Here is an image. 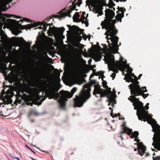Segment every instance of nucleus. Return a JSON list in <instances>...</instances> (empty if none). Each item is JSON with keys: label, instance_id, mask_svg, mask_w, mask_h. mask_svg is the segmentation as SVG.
Listing matches in <instances>:
<instances>
[{"label": "nucleus", "instance_id": "1", "mask_svg": "<svg viewBox=\"0 0 160 160\" xmlns=\"http://www.w3.org/2000/svg\"><path fill=\"white\" fill-rule=\"evenodd\" d=\"M77 90V88L74 87L71 90V92L68 91L61 90L58 93V89H57L53 86L47 84L46 87L44 90L45 92V96H43L44 98H42L41 101L38 102V104L40 105L42 102L48 97L49 99L55 98L54 100L57 99L60 107L61 108H64L66 106V103L68 101V98H71Z\"/></svg>", "mask_w": 160, "mask_h": 160}, {"label": "nucleus", "instance_id": "2", "mask_svg": "<svg viewBox=\"0 0 160 160\" xmlns=\"http://www.w3.org/2000/svg\"><path fill=\"white\" fill-rule=\"evenodd\" d=\"M96 83V81L93 80L91 81L90 83L83 85V88L80 93V96H76V98L73 99L74 107L79 108L83 106L84 103L91 97V87Z\"/></svg>", "mask_w": 160, "mask_h": 160}, {"label": "nucleus", "instance_id": "3", "mask_svg": "<svg viewBox=\"0 0 160 160\" xmlns=\"http://www.w3.org/2000/svg\"><path fill=\"white\" fill-rule=\"evenodd\" d=\"M105 15L107 17L104 22L105 29L107 30V32L109 33L112 32V33L116 35L118 33V30L115 28V24L111 23L112 19L115 16L114 12L112 10L107 9L105 11Z\"/></svg>", "mask_w": 160, "mask_h": 160}, {"label": "nucleus", "instance_id": "4", "mask_svg": "<svg viewBox=\"0 0 160 160\" xmlns=\"http://www.w3.org/2000/svg\"><path fill=\"white\" fill-rule=\"evenodd\" d=\"M7 20V21L10 24L18 25L21 29H30L31 28L37 27V26L41 25L40 23L39 22V24L34 23L32 24H28L26 25H22L20 23V22H23V21H25L28 22H29L31 21L30 19L26 18H24L23 20H21L18 21H17L16 20H15L11 19H8Z\"/></svg>", "mask_w": 160, "mask_h": 160}, {"label": "nucleus", "instance_id": "5", "mask_svg": "<svg viewBox=\"0 0 160 160\" xmlns=\"http://www.w3.org/2000/svg\"><path fill=\"white\" fill-rule=\"evenodd\" d=\"M144 112L143 114L142 113L139 114L138 113H137V115L139 120H140L141 121H143L144 122L147 121L148 123L151 125L152 124V123H156V120L152 118V116L151 115H149L148 111L147 113L146 114Z\"/></svg>", "mask_w": 160, "mask_h": 160}, {"label": "nucleus", "instance_id": "6", "mask_svg": "<svg viewBox=\"0 0 160 160\" xmlns=\"http://www.w3.org/2000/svg\"><path fill=\"white\" fill-rule=\"evenodd\" d=\"M131 97L134 100V102L132 103L133 105L134 106V105L136 104L138 108V110H137V113H138V112H139V113L143 114V112L145 113V114L147 113L148 111L145 110V107L143 106V103L140 101L139 98H137L136 96H134L133 95H132Z\"/></svg>", "mask_w": 160, "mask_h": 160}, {"label": "nucleus", "instance_id": "7", "mask_svg": "<svg viewBox=\"0 0 160 160\" xmlns=\"http://www.w3.org/2000/svg\"><path fill=\"white\" fill-rule=\"evenodd\" d=\"M152 139V145L157 150H160V129L158 130L157 132L154 133Z\"/></svg>", "mask_w": 160, "mask_h": 160}, {"label": "nucleus", "instance_id": "8", "mask_svg": "<svg viewBox=\"0 0 160 160\" xmlns=\"http://www.w3.org/2000/svg\"><path fill=\"white\" fill-rule=\"evenodd\" d=\"M115 35H112V36H111V38L110 39L112 43V45L111 43H110V42L108 40V39H109L108 36H106V38L107 39L108 42V46L110 48H113L115 49L118 50V42L119 38L117 36H115Z\"/></svg>", "mask_w": 160, "mask_h": 160}, {"label": "nucleus", "instance_id": "9", "mask_svg": "<svg viewBox=\"0 0 160 160\" xmlns=\"http://www.w3.org/2000/svg\"><path fill=\"white\" fill-rule=\"evenodd\" d=\"M138 79L135 80V82L133 83L130 85L129 88L130 90L131 94L132 95L138 91H140L142 88L138 85L139 82L138 81Z\"/></svg>", "mask_w": 160, "mask_h": 160}, {"label": "nucleus", "instance_id": "10", "mask_svg": "<svg viewBox=\"0 0 160 160\" xmlns=\"http://www.w3.org/2000/svg\"><path fill=\"white\" fill-rule=\"evenodd\" d=\"M49 26V30L48 31V32L50 30L52 31L53 34L55 35L58 36L62 35L63 34V32L65 30V29L63 27H62L61 28H56L53 26L52 28L50 26H52V24H48Z\"/></svg>", "mask_w": 160, "mask_h": 160}, {"label": "nucleus", "instance_id": "11", "mask_svg": "<svg viewBox=\"0 0 160 160\" xmlns=\"http://www.w3.org/2000/svg\"><path fill=\"white\" fill-rule=\"evenodd\" d=\"M122 68V65L121 62L118 61H116V63H112L110 67L108 65V68L109 70H111L113 71L114 73H117L118 72V70H120Z\"/></svg>", "mask_w": 160, "mask_h": 160}, {"label": "nucleus", "instance_id": "12", "mask_svg": "<svg viewBox=\"0 0 160 160\" xmlns=\"http://www.w3.org/2000/svg\"><path fill=\"white\" fill-rule=\"evenodd\" d=\"M7 3H5L4 5L0 9V19L3 22H5L6 18L5 17L8 18H12L13 15L12 14H2V11H5L7 9L6 5H8Z\"/></svg>", "mask_w": 160, "mask_h": 160}, {"label": "nucleus", "instance_id": "13", "mask_svg": "<svg viewBox=\"0 0 160 160\" xmlns=\"http://www.w3.org/2000/svg\"><path fill=\"white\" fill-rule=\"evenodd\" d=\"M123 131L119 132L118 134V136L120 137L122 140H123L122 136V134L123 133H126L129 135H130L132 132V129L126 127H125L123 128Z\"/></svg>", "mask_w": 160, "mask_h": 160}, {"label": "nucleus", "instance_id": "14", "mask_svg": "<svg viewBox=\"0 0 160 160\" xmlns=\"http://www.w3.org/2000/svg\"><path fill=\"white\" fill-rule=\"evenodd\" d=\"M137 146L138 148V153L142 156L145 152L146 148L142 142H139Z\"/></svg>", "mask_w": 160, "mask_h": 160}, {"label": "nucleus", "instance_id": "15", "mask_svg": "<svg viewBox=\"0 0 160 160\" xmlns=\"http://www.w3.org/2000/svg\"><path fill=\"white\" fill-rule=\"evenodd\" d=\"M36 75L41 79H44L46 76V72L43 69L39 68L38 71L36 73Z\"/></svg>", "mask_w": 160, "mask_h": 160}, {"label": "nucleus", "instance_id": "16", "mask_svg": "<svg viewBox=\"0 0 160 160\" xmlns=\"http://www.w3.org/2000/svg\"><path fill=\"white\" fill-rule=\"evenodd\" d=\"M147 90H143L141 89L140 91H138L133 95H134V96L136 97L141 95L144 99H145L149 95L148 93L147 94L144 93V92H147Z\"/></svg>", "mask_w": 160, "mask_h": 160}, {"label": "nucleus", "instance_id": "17", "mask_svg": "<svg viewBox=\"0 0 160 160\" xmlns=\"http://www.w3.org/2000/svg\"><path fill=\"white\" fill-rule=\"evenodd\" d=\"M100 93V97H104L106 96L108 98L110 99L111 98V97L110 96V94L109 93L107 92V91L105 90L102 89H101Z\"/></svg>", "mask_w": 160, "mask_h": 160}, {"label": "nucleus", "instance_id": "18", "mask_svg": "<svg viewBox=\"0 0 160 160\" xmlns=\"http://www.w3.org/2000/svg\"><path fill=\"white\" fill-rule=\"evenodd\" d=\"M126 78V81L127 82H131L132 83L135 82V79L134 78L133 79L132 77H131V76L128 75V73H126L125 75V78L124 79H125Z\"/></svg>", "mask_w": 160, "mask_h": 160}, {"label": "nucleus", "instance_id": "19", "mask_svg": "<svg viewBox=\"0 0 160 160\" xmlns=\"http://www.w3.org/2000/svg\"><path fill=\"white\" fill-rule=\"evenodd\" d=\"M101 89H102L100 88V86L99 85L97 86V87H95L93 91V94L95 95L96 94H100V92L101 91Z\"/></svg>", "mask_w": 160, "mask_h": 160}, {"label": "nucleus", "instance_id": "20", "mask_svg": "<svg viewBox=\"0 0 160 160\" xmlns=\"http://www.w3.org/2000/svg\"><path fill=\"white\" fill-rule=\"evenodd\" d=\"M124 13H118L115 17L116 19L118 21H120V22H122V18H123L124 16Z\"/></svg>", "mask_w": 160, "mask_h": 160}, {"label": "nucleus", "instance_id": "21", "mask_svg": "<svg viewBox=\"0 0 160 160\" xmlns=\"http://www.w3.org/2000/svg\"><path fill=\"white\" fill-rule=\"evenodd\" d=\"M102 52H99L95 55V58L97 59L98 61L101 60L102 58Z\"/></svg>", "mask_w": 160, "mask_h": 160}, {"label": "nucleus", "instance_id": "22", "mask_svg": "<svg viewBox=\"0 0 160 160\" xmlns=\"http://www.w3.org/2000/svg\"><path fill=\"white\" fill-rule=\"evenodd\" d=\"M131 135L130 136L131 138H135V139L138 138V136L139 135L138 132V131H134L133 133H132L131 134Z\"/></svg>", "mask_w": 160, "mask_h": 160}, {"label": "nucleus", "instance_id": "23", "mask_svg": "<svg viewBox=\"0 0 160 160\" xmlns=\"http://www.w3.org/2000/svg\"><path fill=\"white\" fill-rule=\"evenodd\" d=\"M104 73V72L101 71H100L96 73H95V75L96 76H102V80H103V78L105 77V76L103 75Z\"/></svg>", "mask_w": 160, "mask_h": 160}, {"label": "nucleus", "instance_id": "24", "mask_svg": "<svg viewBox=\"0 0 160 160\" xmlns=\"http://www.w3.org/2000/svg\"><path fill=\"white\" fill-rule=\"evenodd\" d=\"M80 16L78 12H76L73 16L72 18L74 22H77L76 20L78 19Z\"/></svg>", "mask_w": 160, "mask_h": 160}, {"label": "nucleus", "instance_id": "25", "mask_svg": "<svg viewBox=\"0 0 160 160\" xmlns=\"http://www.w3.org/2000/svg\"><path fill=\"white\" fill-rule=\"evenodd\" d=\"M72 28L74 31L76 32H79L81 30L83 31V29L82 30L81 29H80L79 27L75 25L72 26Z\"/></svg>", "mask_w": 160, "mask_h": 160}, {"label": "nucleus", "instance_id": "26", "mask_svg": "<svg viewBox=\"0 0 160 160\" xmlns=\"http://www.w3.org/2000/svg\"><path fill=\"white\" fill-rule=\"evenodd\" d=\"M2 100L4 104L11 103L12 102V101L11 99L6 100L5 98H3Z\"/></svg>", "mask_w": 160, "mask_h": 160}, {"label": "nucleus", "instance_id": "27", "mask_svg": "<svg viewBox=\"0 0 160 160\" xmlns=\"http://www.w3.org/2000/svg\"><path fill=\"white\" fill-rule=\"evenodd\" d=\"M42 25H43V30L44 32H45L47 30V27L49 26V24H48V23H45L44 22H42Z\"/></svg>", "mask_w": 160, "mask_h": 160}, {"label": "nucleus", "instance_id": "28", "mask_svg": "<svg viewBox=\"0 0 160 160\" xmlns=\"http://www.w3.org/2000/svg\"><path fill=\"white\" fill-rule=\"evenodd\" d=\"M132 69H130V73L128 74V75H129L131 76V77H133L135 80L138 79L137 77L134 75V73H132Z\"/></svg>", "mask_w": 160, "mask_h": 160}, {"label": "nucleus", "instance_id": "29", "mask_svg": "<svg viewBox=\"0 0 160 160\" xmlns=\"http://www.w3.org/2000/svg\"><path fill=\"white\" fill-rule=\"evenodd\" d=\"M118 11L117 12V13H118L120 11L122 13H124V11H126V9L124 8H123L122 7L120 8L118 6L117 8Z\"/></svg>", "mask_w": 160, "mask_h": 160}, {"label": "nucleus", "instance_id": "30", "mask_svg": "<svg viewBox=\"0 0 160 160\" xmlns=\"http://www.w3.org/2000/svg\"><path fill=\"white\" fill-rule=\"evenodd\" d=\"M152 124H156V125L157 126V127H156V128L155 129H153L152 130V131L155 133V132H157L158 131V130L159 129H160V126L158 125V124H157L156 123H152Z\"/></svg>", "mask_w": 160, "mask_h": 160}, {"label": "nucleus", "instance_id": "31", "mask_svg": "<svg viewBox=\"0 0 160 160\" xmlns=\"http://www.w3.org/2000/svg\"><path fill=\"white\" fill-rule=\"evenodd\" d=\"M107 89V92L109 93L110 94V96L111 97H113V94L112 92L111 91V88H105Z\"/></svg>", "mask_w": 160, "mask_h": 160}, {"label": "nucleus", "instance_id": "32", "mask_svg": "<svg viewBox=\"0 0 160 160\" xmlns=\"http://www.w3.org/2000/svg\"><path fill=\"white\" fill-rule=\"evenodd\" d=\"M97 3V2L95 3V10H96V12H97V10H96V9H95V8H96V4ZM102 6H103L102 5ZM100 10L98 11V13H99V14L100 15H102V14H103V12H102V7H100Z\"/></svg>", "mask_w": 160, "mask_h": 160}, {"label": "nucleus", "instance_id": "33", "mask_svg": "<svg viewBox=\"0 0 160 160\" xmlns=\"http://www.w3.org/2000/svg\"><path fill=\"white\" fill-rule=\"evenodd\" d=\"M19 98H17L15 101L14 102V104L17 105V103H20L22 102V100Z\"/></svg>", "mask_w": 160, "mask_h": 160}, {"label": "nucleus", "instance_id": "34", "mask_svg": "<svg viewBox=\"0 0 160 160\" xmlns=\"http://www.w3.org/2000/svg\"><path fill=\"white\" fill-rule=\"evenodd\" d=\"M103 81L102 83V86L104 88H108V86L107 85V83L105 81H104L103 80H102Z\"/></svg>", "mask_w": 160, "mask_h": 160}, {"label": "nucleus", "instance_id": "35", "mask_svg": "<svg viewBox=\"0 0 160 160\" xmlns=\"http://www.w3.org/2000/svg\"><path fill=\"white\" fill-rule=\"evenodd\" d=\"M153 160H160V156H153L152 158Z\"/></svg>", "mask_w": 160, "mask_h": 160}, {"label": "nucleus", "instance_id": "36", "mask_svg": "<svg viewBox=\"0 0 160 160\" xmlns=\"http://www.w3.org/2000/svg\"><path fill=\"white\" fill-rule=\"evenodd\" d=\"M6 93V92L5 91L4 89H3L2 91L0 94V98H3L4 97V95Z\"/></svg>", "mask_w": 160, "mask_h": 160}, {"label": "nucleus", "instance_id": "37", "mask_svg": "<svg viewBox=\"0 0 160 160\" xmlns=\"http://www.w3.org/2000/svg\"><path fill=\"white\" fill-rule=\"evenodd\" d=\"M22 32L21 31L20 32L16 30H14L13 31V33L16 36L18 35L19 33L21 32Z\"/></svg>", "mask_w": 160, "mask_h": 160}, {"label": "nucleus", "instance_id": "38", "mask_svg": "<svg viewBox=\"0 0 160 160\" xmlns=\"http://www.w3.org/2000/svg\"><path fill=\"white\" fill-rule=\"evenodd\" d=\"M34 100L37 102H38L41 100V98L39 96H37L35 97Z\"/></svg>", "mask_w": 160, "mask_h": 160}, {"label": "nucleus", "instance_id": "39", "mask_svg": "<svg viewBox=\"0 0 160 160\" xmlns=\"http://www.w3.org/2000/svg\"><path fill=\"white\" fill-rule=\"evenodd\" d=\"M20 92V91L17 92V94L16 95V97L17 98L21 97L22 95H21Z\"/></svg>", "mask_w": 160, "mask_h": 160}, {"label": "nucleus", "instance_id": "40", "mask_svg": "<svg viewBox=\"0 0 160 160\" xmlns=\"http://www.w3.org/2000/svg\"><path fill=\"white\" fill-rule=\"evenodd\" d=\"M110 58V59H111V60L112 62V63H113L114 62H114V57L113 55H111Z\"/></svg>", "mask_w": 160, "mask_h": 160}, {"label": "nucleus", "instance_id": "41", "mask_svg": "<svg viewBox=\"0 0 160 160\" xmlns=\"http://www.w3.org/2000/svg\"><path fill=\"white\" fill-rule=\"evenodd\" d=\"M6 88H12L13 87L12 85H3V88L4 89H5Z\"/></svg>", "mask_w": 160, "mask_h": 160}, {"label": "nucleus", "instance_id": "42", "mask_svg": "<svg viewBox=\"0 0 160 160\" xmlns=\"http://www.w3.org/2000/svg\"><path fill=\"white\" fill-rule=\"evenodd\" d=\"M11 88H9L8 90L6 92V93L7 94H12V93H13L12 92V90L11 89Z\"/></svg>", "mask_w": 160, "mask_h": 160}, {"label": "nucleus", "instance_id": "43", "mask_svg": "<svg viewBox=\"0 0 160 160\" xmlns=\"http://www.w3.org/2000/svg\"><path fill=\"white\" fill-rule=\"evenodd\" d=\"M66 16V15L65 13H62L59 16V19H62V18H64Z\"/></svg>", "mask_w": 160, "mask_h": 160}, {"label": "nucleus", "instance_id": "44", "mask_svg": "<svg viewBox=\"0 0 160 160\" xmlns=\"http://www.w3.org/2000/svg\"><path fill=\"white\" fill-rule=\"evenodd\" d=\"M72 11V9L70 8L69 9H68L67 10V12L65 14V15L68 14H70L71 13Z\"/></svg>", "mask_w": 160, "mask_h": 160}, {"label": "nucleus", "instance_id": "45", "mask_svg": "<svg viewBox=\"0 0 160 160\" xmlns=\"http://www.w3.org/2000/svg\"><path fill=\"white\" fill-rule=\"evenodd\" d=\"M86 20L85 21H84V22L83 23H84L85 24L86 27H88L89 25L88 19H86Z\"/></svg>", "mask_w": 160, "mask_h": 160}, {"label": "nucleus", "instance_id": "46", "mask_svg": "<svg viewBox=\"0 0 160 160\" xmlns=\"http://www.w3.org/2000/svg\"><path fill=\"white\" fill-rule=\"evenodd\" d=\"M76 20L77 21L76 22H81L82 23H83L84 22V21L82 20L81 18L78 19H78H76Z\"/></svg>", "mask_w": 160, "mask_h": 160}, {"label": "nucleus", "instance_id": "47", "mask_svg": "<svg viewBox=\"0 0 160 160\" xmlns=\"http://www.w3.org/2000/svg\"><path fill=\"white\" fill-rule=\"evenodd\" d=\"M82 3V0L79 1V0H78V2L76 3L75 5H78L79 7Z\"/></svg>", "mask_w": 160, "mask_h": 160}, {"label": "nucleus", "instance_id": "48", "mask_svg": "<svg viewBox=\"0 0 160 160\" xmlns=\"http://www.w3.org/2000/svg\"><path fill=\"white\" fill-rule=\"evenodd\" d=\"M132 96V95L130 96V98H128V99L129 101H130L131 102L134 103V100H133V98L131 97Z\"/></svg>", "mask_w": 160, "mask_h": 160}, {"label": "nucleus", "instance_id": "49", "mask_svg": "<svg viewBox=\"0 0 160 160\" xmlns=\"http://www.w3.org/2000/svg\"><path fill=\"white\" fill-rule=\"evenodd\" d=\"M112 32H107V31H106V32H105V34L106 35H108L110 36H112V35H114L113 33H112Z\"/></svg>", "mask_w": 160, "mask_h": 160}, {"label": "nucleus", "instance_id": "50", "mask_svg": "<svg viewBox=\"0 0 160 160\" xmlns=\"http://www.w3.org/2000/svg\"><path fill=\"white\" fill-rule=\"evenodd\" d=\"M22 39H23V42L25 43H26L27 44V45L29 47H30V46H31V43H30V42H26V41H25L24 40H23V39L22 38Z\"/></svg>", "mask_w": 160, "mask_h": 160}, {"label": "nucleus", "instance_id": "51", "mask_svg": "<svg viewBox=\"0 0 160 160\" xmlns=\"http://www.w3.org/2000/svg\"><path fill=\"white\" fill-rule=\"evenodd\" d=\"M116 75L115 73H112L111 75V77L112 78V80H113L115 78Z\"/></svg>", "mask_w": 160, "mask_h": 160}, {"label": "nucleus", "instance_id": "52", "mask_svg": "<svg viewBox=\"0 0 160 160\" xmlns=\"http://www.w3.org/2000/svg\"><path fill=\"white\" fill-rule=\"evenodd\" d=\"M109 99V102L108 104V106L110 105V103H112L113 97H111V98H110V99Z\"/></svg>", "mask_w": 160, "mask_h": 160}, {"label": "nucleus", "instance_id": "53", "mask_svg": "<svg viewBox=\"0 0 160 160\" xmlns=\"http://www.w3.org/2000/svg\"><path fill=\"white\" fill-rule=\"evenodd\" d=\"M82 36H80L79 37H78V38H77L78 41V42H79L81 41V40H82Z\"/></svg>", "mask_w": 160, "mask_h": 160}, {"label": "nucleus", "instance_id": "54", "mask_svg": "<svg viewBox=\"0 0 160 160\" xmlns=\"http://www.w3.org/2000/svg\"><path fill=\"white\" fill-rule=\"evenodd\" d=\"M76 5H75L74 6H73L71 8L72 9V11L75 9L76 11H78V9H76Z\"/></svg>", "mask_w": 160, "mask_h": 160}, {"label": "nucleus", "instance_id": "55", "mask_svg": "<svg viewBox=\"0 0 160 160\" xmlns=\"http://www.w3.org/2000/svg\"><path fill=\"white\" fill-rule=\"evenodd\" d=\"M80 18L82 20H84L85 19H86V18L84 16H82V15Z\"/></svg>", "mask_w": 160, "mask_h": 160}, {"label": "nucleus", "instance_id": "56", "mask_svg": "<svg viewBox=\"0 0 160 160\" xmlns=\"http://www.w3.org/2000/svg\"><path fill=\"white\" fill-rule=\"evenodd\" d=\"M113 3L112 0H109V5L110 6Z\"/></svg>", "mask_w": 160, "mask_h": 160}, {"label": "nucleus", "instance_id": "57", "mask_svg": "<svg viewBox=\"0 0 160 160\" xmlns=\"http://www.w3.org/2000/svg\"><path fill=\"white\" fill-rule=\"evenodd\" d=\"M90 67L91 68L90 69H93L94 68L96 67V66L95 65H90Z\"/></svg>", "mask_w": 160, "mask_h": 160}, {"label": "nucleus", "instance_id": "58", "mask_svg": "<svg viewBox=\"0 0 160 160\" xmlns=\"http://www.w3.org/2000/svg\"><path fill=\"white\" fill-rule=\"evenodd\" d=\"M116 20H112V21H111V23L114 24L116 23Z\"/></svg>", "mask_w": 160, "mask_h": 160}, {"label": "nucleus", "instance_id": "59", "mask_svg": "<svg viewBox=\"0 0 160 160\" xmlns=\"http://www.w3.org/2000/svg\"><path fill=\"white\" fill-rule=\"evenodd\" d=\"M112 112L110 113V115L112 117V118H114V116L113 115V113L112 112Z\"/></svg>", "mask_w": 160, "mask_h": 160}, {"label": "nucleus", "instance_id": "60", "mask_svg": "<svg viewBox=\"0 0 160 160\" xmlns=\"http://www.w3.org/2000/svg\"><path fill=\"white\" fill-rule=\"evenodd\" d=\"M20 92H22V93H23L24 92H25V90L23 89H21L20 91Z\"/></svg>", "mask_w": 160, "mask_h": 160}, {"label": "nucleus", "instance_id": "61", "mask_svg": "<svg viewBox=\"0 0 160 160\" xmlns=\"http://www.w3.org/2000/svg\"><path fill=\"white\" fill-rule=\"evenodd\" d=\"M121 127H126V122H124L121 125Z\"/></svg>", "mask_w": 160, "mask_h": 160}, {"label": "nucleus", "instance_id": "62", "mask_svg": "<svg viewBox=\"0 0 160 160\" xmlns=\"http://www.w3.org/2000/svg\"><path fill=\"white\" fill-rule=\"evenodd\" d=\"M115 3H114L113 2L110 6V8H112V7L113 6H115Z\"/></svg>", "mask_w": 160, "mask_h": 160}, {"label": "nucleus", "instance_id": "63", "mask_svg": "<svg viewBox=\"0 0 160 160\" xmlns=\"http://www.w3.org/2000/svg\"><path fill=\"white\" fill-rule=\"evenodd\" d=\"M134 106V109L135 110L137 109L138 110V107L136 106V105L135 104L134 105V106Z\"/></svg>", "mask_w": 160, "mask_h": 160}, {"label": "nucleus", "instance_id": "64", "mask_svg": "<svg viewBox=\"0 0 160 160\" xmlns=\"http://www.w3.org/2000/svg\"><path fill=\"white\" fill-rule=\"evenodd\" d=\"M145 107V109H146L148 110L149 109V106L148 105H146Z\"/></svg>", "mask_w": 160, "mask_h": 160}]
</instances>
